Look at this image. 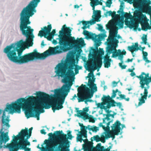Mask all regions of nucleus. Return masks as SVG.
Wrapping results in <instances>:
<instances>
[{"label":"nucleus","instance_id":"13","mask_svg":"<svg viewBox=\"0 0 151 151\" xmlns=\"http://www.w3.org/2000/svg\"><path fill=\"white\" fill-rule=\"evenodd\" d=\"M125 1L132 4L133 2V5L135 8H141L142 10H146L148 9L151 11V6L150 4L151 1L150 0H123Z\"/></svg>","mask_w":151,"mask_h":151},{"label":"nucleus","instance_id":"34","mask_svg":"<svg viewBox=\"0 0 151 151\" xmlns=\"http://www.w3.org/2000/svg\"><path fill=\"white\" fill-rule=\"evenodd\" d=\"M91 2H90V4L91 6L93 8V13L94 14V15H93L92 16V17L93 19H94L95 18V13L96 12V11L97 10L95 11V6H97L98 5V4H95V2H94V1H91Z\"/></svg>","mask_w":151,"mask_h":151},{"label":"nucleus","instance_id":"55","mask_svg":"<svg viewBox=\"0 0 151 151\" xmlns=\"http://www.w3.org/2000/svg\"><path fill=\"white\" fill-rule=\"evenodd\" d=\"M119 82H116L115 81H114L112 83L113 84V87H116L117 85V83H118Z\"/></svg>","mask_w":151,"mask_h":151},{"label":"nucleus","instance_id":"61","mask_svg":"<svg viewBox=\"0 0 151 151\" xmlns=\"http://www.w3.org/2000/svg\"><path fill=\"white\" fill-rule=\"evenodd\" d=\"M75 73L76 74H77L79 72V70L78 69H77L76 68H74Z\"/></svg>","mask_w":151,"mask_h":151},{"label":"nucleus","instance_id":"39","mask_svg":"<svg viewBox=\"0 0 151 151\" xmlns=\"http://www.w3.org/2000/svg\"><path fill=\"white\" fill-rule=\"evenodd\" d=\"M141 39L143 41V42L144 43V44L145 45L147 44V35H144L141 38Z\"/></svg>","mask_w":151,"mask_h":151},{"label":"nucleus","instance_id":"6","mask_svg":"<svg viewBox=\"0 0 151 151\" xmlns=\"http://www.w3.org/2000/svg\"><path fill=\"white\" fill-rule=\"evenodd\" d=\"M49 137L50 139L57 138L58 140H55L52 142V147L55 148L58 146L57 148L59 151H69L68 148L69 145L68 139H72L73 137L71 134H68L67 137V135L63 133L62 130L55 131L53 134L50 133L48 134Z\"/></svg>","mask_w":151,"mask_h":151},{"label":"nucleus","instance_id":"31","mask_svg":"<svg viewBox=\"0 0 151 151\" xmlns=\"http://www.w3.org/2000/svg\"><path fill=\"white\" fill-rule=\"evenodd\" d=\"M65 76H64V75L62 77H64V79L62 80L63 82V83H66V84H67V83H68V84H67L66 85H63L62 87V88H60V89H64V88H65V86H66V87L65 89H66V90H68L69 92L68 93H69V91H70V90H69L70 88V87L72 85L73 83H72V82L71 81H69V80H70V78H71V77L70 78V79H68V82L67 83H65V82H64V80L65 79Z\"/></svg>","mask_w":151,"mask_h":151},{"label":"nucleus","instance_id":"29","mask_svg":"<svg viewBox=\"0 0 151 151\" xmlns=\"http://www.w3.org/2000/svg\"><path fill=\"white\" fill-rule=\"evenodd\" d=\"M99 50L98 49V50H96L93 47H91V50H93V52L94 55L99 56L104 55V51L103 49L99 48Z\"/></svg>","mask_w":151,"mask_h":151},{"label":"nucleus","instance_id":"62","mask_svg":"<svg viewBox=\"0 0 151 151\" xmlns=\"http://www.w3.org/2000/svg\"><path fill=\"white\" fill-rule=\"evenodd\" d=\"M133 60V58H132L131 59L128 58L127 60V62L128 63H129V62H132Z\"/></svg>","mask_w":151,"mask_h":151},{"label":"nucleus","instance_id":"36","mask_svg":"<svg viewBox=\"0 0 151 151\" xmlns=\"http://www.w3.org/2000/svg\"><path fill=\"white\" fill-rule=\"evenodd\" d=\"M123 17L125 18V20H128L129 19H132L133 16L130 13H128L127 12H124V13Z\"/></svg>","mask_w":151,"mask_h":151},{"label":"nucleus","instance_id":"4","mask_svg":"<svg viewBox=\"0 0 151 151\" xmlns=\"http://www.w3.org/2000/svg\"><path fill=\"white\" fill-rule=\"evenodd\" d=\"M38 91H36V96H32L26 99L22 98L17 99L12 104L7 105L5 111H9L12 114L20 113L22 108L27 118L35 117L38 120Z\"/></svg>","mask_w":151,"mask_h":151},{"label":"nucleus","instance_id":"56","mask_svg":"<svg viewBox=\"0 0 151 151\" xmlns=\"http://www.w3.org/2000/svg\"><path fill=\"white\" fill-rule=\"evenodd\" d=\"M88 110L89 109H88V107H86L85 108H84L83 109V112L85 113L87 112L88 111Z\"/></svg>","mask_w":151,"mask_h":151},{"label":"nucleus","instance_id":"51","mask_svg":"<svg viewBox=\"0 0 151 151\" xmlns=\"http://www.w3.org/2000/svg\"><path fill=\"white\" fill-rule=\"evenodd\" d=\"M94 1L95 4H98V5L99 4H100V5H102V2L99 1V0H96Z\"/></svg>","mask_w":151,"mask_h":151},{"label":"nucleus","instance_id":"63","mask_svg":"<svg viewBox=\"0 0 151 151\" xmlns=\"http://www.w3.org/2000/svg\"><path fill=\"white\" fill-rule=\"evenodd\" d=\"M52 43L55 44H56L58 43V42L56 40H53L52 41Z\"/></svg>","mask_w":151,"mask_h":151},{"label":"nucleus","instance_id":"40","mask_svg":"<svg viewBox=\"0 0 151 151\" xmlns=\"http://www.w3.org/2000/svg\"><path fill=\"white\" fill-rule=\"evenodd\" d=\"M118 51L119 52V55L118 56L119 57V59L122 62L123 58V54H122V52H121V50L120 49L118 50Z\"/></svg>","mask_w":151,"mask_h":151},{"label":"nucleus","instance_id":"9","mask_svg":"<svg viewBox=\"0 0 151 151\" xmlns=\"http://www.w3.org/2000/svg\"><path fill=\"white\" fill-rule=\"evenodd\" d=\"M94 91H91L90 93V89L85 85L82 84L77 89L78 93L77 94L78 102L84 101L86 104L88 102L87 99L91 98L93 96L94 92L97 91V87L95 86Z\"/></svg>","mask_w":151,"mask_h":151},{"label":"nucleus","instance_id":"43","mask_svg":"<svg viewBox=\"0 0 151 151\" xmlns=\"http://www.w3.org/2000/svg\"><path fill=\"white\" fill-rule=\"evenodd\" d=\"M100 138V141H101L102 142L104 143L106 142V140L105 139L106 138V136H105L103 135H102L101 136Z\"/></svg>","mask_w":151,"mask_h":151},{"label":"nucleus","instance_id":"42","mask_svg":"<svg viewBox=\"0 0 151 151\" xmlns=\"http://www.w3.org/2000/svg\"><path fill=\"white\" fill-rule=\"evenodd\" d=\"M82 116L83 117L84 120L88 119L89 117L88 114L85 112H84Z\"/></svg>","mask_w":151,"mask_h":151},{"label":"nucleus","instance_id":"15","mask_svg":"<svg viewBox=\"0 0 151 151\" xmlns=\"http://www.w3.org/2000/svg\"><path fill=\"white\" fill-rule=\"evenodd\" d=\"M52 28L51 24L48 25L47 27H44L43 29L42 28V30L39 31L38 36L41 37H44L48 40L51 41L56 33L55 29H53L52 32H50Z\"/></svg>","mask_w":151,"mask_h":151},{"label":"nucleus","instance_id":"21","mask_svg":"<svg viewBox=\"0 0 151 151\" xmlns=\"http://www.w3.org/2000/svg\"><path fill=\"white\" fill-rule=\"evenodd\" d=\"M79 125L81 127V131L79 132V133L81 134H78V136L77 137V139L78 141H80L81 142H82L83 139L82 138V137L87 138V131L86 130V128L83 125V124H79Z\"/></svg>","mask_w":151,"mask_h":151},{"label":"nucleus","instance_id":"23","mask_svg":"<svg viewBox=\"0 0 151 151\" xmlns=\"http://www.w3.org/2000/svg\"><path fill=\"white\" fill-rule=\"evenodd\" d=\"M116 96V93L114 92V90L112 91V95L111 97L109 95L106 96L104 95V96L112 106V107H114L116 106L115 104L116 102L114 99H112V98H115Z\"/></svg>","mask_w":151,"mask_h":151},{"label":"nucleus","instance_id":"26","mask_svg":"<svg viewBox=\"0 0 151 151\" xmlns=\"http://www.w3.org/2000/svg\"><path fill=\"white\" fill-rule=\"evenodd\" d=\"M128 49L129 51L131 52L132 54L134 51H137L138 50H141V49H140L138 47V44L137 42L135 43L134 45L129 46L128 47Z\"/></svg>","mask_w":151,"mask_h":151},{"label":"nucleus","instance_id":"52","mask_svg":"<svg viewBox=\"0 0 151 151\" xmlns=\"http://www.w3.org/2000/svg\"><path fill=\"white\" fill-rule=\"evenodd\" d=\"M106 36L105 34H101V35H99V38H101V39H103L105 37H106Z\"/></svg>","mask_w":151,"mask_h":151},{"label":"nucleus","instance_id":"37","mask_svg":"<svg viewBox=\"0 0 151 151\" xmlns=\"http://www.w3.org/2000/svg\"><path fill=\"white\" fill-rule=\"evenodd\" d=\"M112 55L111 56L112 58H115L118 56L119 52L118 51H117V50L116 49H115L112 50Z\"/></svg>","mask_w":151,"mask_h":151},{"label":"nucleus","instance_id":"35","mask_svg":"<svg viewBox=\"0 0 151 151\" xmlns=\"http://www.w3.org/2000/svg\"><path fill=\"white\" fill-rule=\"evenodd\" d=\"M140 95L142 96L141 98L139 99V102L138 104L139 106L141 105L142 104L144 103L145 102V99L146 100L147 98L143 97L142 96V93H141Z\"/></svg>","mask_w":151,"mask_h":151},{"label":"nucleus","instance_id":"49","mask_svg":"<svg viewBox=\"0 0 151 151\" xmlns=\"http://www.w3.org/2000/svg\"><path fill=\"white\" fill-rule=\"evenodd\" d=\"M98 30L99 31H105L104 29H103V27L102 25H101L100 24H98Z\"/></svg>","mask_w":151,"mask_h":151},{"label":"nucleus","instance_id":"24","mask_svg":"<svg viewBox=\"0 0 151 151\" xmlns=\"http://www.w3.org/2000/svg\"><path fill=\"white\" fill-rule=\"evenodd\" d=\"M54 140L52 141L51 142V143H50L49 140L45 139V140L44 142L46 144V147H42L40 148L39 147V145H38V148L41 149L42 151H50V149L55 148H55H53L52 146V142Z\"/></svg>","mask_w":151,"mask_h":151},{"label":"nucleus","instance_id":"33","mask_svg":"<svg viewBox=\"0 0 151 151\" xmlns=\"http://www.w3.org/2000/svg\"><path fill=\"white\" fill-rule=\"evenodd\" d=\"M111 60V59H104L103 62L105 68H108L110 67Z\"/></svg>","mask_w":151,"mask_h":151},{"label":"nucleus","instance_id":"53","mask_svg":"<svg viewBox=\"0 0 151 151\" xmlns=\"http://www.w3.org/2000/svg\"><path fill=\"white\" fill-rule=\"evenodd\" d=\"M142 53L143 54V58L145 57H147L148 55V53L147 52L144 51L143 52H142Z\"/></svg>","mask_w":151,"mask_h":151},{"label":"nucleus","instance_id":"47","mask_svg":"<svg viewBox=\"0 0 151 151\" xmlns=\"http://www.w3.org/2000/svg\"><path fill=\"white\" fill-rule=\"evenodd\" d=\"M122 61L121 63H119V65L121 68L122 69H125L126 68L127 65H122Z\"/></svg>","mask_w":151,"mask_h":151},{"label":"nucleus","instance_id":"54","mask_svg":"<svg viewBox=\"0 0 151 151\" xmlns=\"http://www.w3.org/2000/svg\"><path fill=\"white\" fill-rule=\"evenodd\" d=\"M143 59L144 60H145L146 61V62L147 63H149L150 62V60H148V58L147 57H143Z\"/></svg>","mask_w":151,"mask_h":151},{"label":"nucleus","instance_id":"14","mask_svg":"<svg viewBox=\"0 0 151 151\" xmlns=\"http://www.w3.org/2000/svg\"><path fill=\"white\" fill-rule=\"evenodd\" d=\"M113 37H108L107 39V45L108 47L107 48L106 53L104 57V59H111L110 58L109 55L112 52V50L115 49L118 46L119 41L116 39H113Z\"/></svg>","mask_w":151,"mask_h":151},{"label":"nucleus","instance_id":"45","mask_svg":"<svg viewBox=\"0 0 151 151\" xmlns=\"http://www.w3.org/2000/svg\"><path fill=\"white\" fill-rule=\"evenodd\" d=\"M108 1H107L106 3V6L109 8L110 7L111 5L112 4L111 0H108Z\"/></svg>","mask_w":151,"mask_h":151},{"label":"nucleus","instance_id":"32","mask_svg":"<svg viewBox=\"0 0 151 151\" xmlns=\"http://www.w3.org/2000/svg\"><path fill=\"white\" fill-rule=\"evenodd\" d=\"M125 24L127 25L129 28L131 29L134 27L136 28H137L138 26V24H134V23H132L130 21L127 20H125Z\"/></svg>","mask_w":151,"mask_h":151},{"label":"nucleus","instance_id":"16","mask_svg":"<svg viewBox=\"0 0 151 151\" xmlns=\"http://www.w3.org/2000/svg\"><path fill=\"white\" fill-rule=\"evenodd\" d=\"M121 124L120 122L117 120L111 126L112 132L109 133L108 134H106V138H109L110 137L113 139L115 138V135H118L120 132L121 128L120 126Z\"/></svg>","mask_w":151,"mask_h":151},{"label":"nucleus","instance_id":"50","mask_svg":"<svg viewBox=\"0 0 151 151\" xmlns=\"http://www.w3.org/2000/svg\"><path fill=\"white\" fill-rule=\"evenodd\" d=\"M84 151H91V148L88 146H86L84 147Z\"/></svg>","mask_w":151,"mask_h":151},{"label":"nucleus","instance_id":"22","mask_svg":"<svg viewBox=\"0 0 151 151\" xmlns=\"http://www.w3.org/2000/svg\"><path fill=\"white\" fill-rule=\"evenodd\" d=\"M133 17L134 19L140 22L143 21L144 18L146 16L143 14L140 11L136 10L134 12Z\"/></svg>","mask_w":151,"mask_h":151},{"label":"nucleus","instance_id":"44","mask_svg":"<svg viewBox=\"0 0 151 151\" xmlns=\"http://www.w3.org/2000/svg\"><path fill=\"white\" fill-rule=\"evenodd\" d=\"M93 138L94 140H95L96 142L100 141V138L98 135L94 136Z\"/></svg>","mask_w":151,"mask_h":151},{"label":"nucleus","instance_id":"28","mask_svg":"<svg viewBox=\"0 0 151 151\" xmlns=\"http://www.w3.org/2000/svg\"><path fill=\"white\" fill-rule=\"evenodd\" d=\"M116 114V113H114L113 114H104V116H106V117L103 119V123H106L105 121L106 120V121L108 122H112L113 120V119H111L110 118V117L111 116V117L113 118H114V115Z\"/></svg>","mask_w":151,"mask_h":151},{"label":"nucleus","instance_id":"18","mask_svg":"<svg viewBox=\"0 0 151 151\" xmlns=\"http://www.w3.org/2000/svg\"><path fill=\"white\" fill-rule=\"evenodd\" d=\"M83 34L86 36L87 39H91L95 42V47L96 50H98V47L101 44V42L97 38L98 36L95 34H93L89 31L85 30L83 31Z\"/></svg>","mask_w":151,"mask_h":151},{"label":"nucleus","instance_id":"8","mask_svg":"<svg viewBox=\"0 0 151 151\" xmlns=\"http://www.w3.org/2000/svg\"><path fill=\"white\" fill-rule=\"evenodd\" d=\"M5 111V109L3 111V114L1 116V122L2 124V128L0 130V149L3 147L4 146H6L5 144L10 139L8 135V132H5L3 131L4 129L3 127L6 126V128L8 129L10 127V125L9 123L10 120L8 116H6Z\"/></svg>","mask_w":151,"mask_h":151},{"label":"nucleus","instance_id":"58","mask_svg":"<svg viewBox=\"0 0 151 151\" xmlns=\"http://www.w3.org/2000/svg\"><path fill=\"white\" fill-rule=\"evenodd\" d=\"M120 97L122 99H124L125 96L124 94H120L119 95Z\"/></svg>","mask_w":151,"mask_h":151},{"label":"nucleus","instance_id":"60","mask_svg":"<svg viewBox=\"0 0 151 151\" xmlns=\"http://www.w3.org/2000/svg\"><path fill=\"white\" fill-rule=\"evenodd\" d=\"M107 113V114H110V113L111 112V110H109V109H106V110H105Z\"/></svg>","mask_w":151,"mask_h":151},{"label":"nucleus","instance_id":"41","mask_svg":"<svg viewBox=\"0 0 151 151\" xmlns=\"http://www.w3.org/2000/svg\"><path fill=\"white\" fill-rule=\"evenodd\" d=\"M77 112L78 114L77 116L79 117L82 116L84 112L82 110H78Z\"/></svg>","mask_w":151,"mask_h":151},{"label":"nucleus","instance_id":"7","mask_svg":"<svg viewBox=\"0 0 151 151\" xmlns=\"http://www.w3.org/2000/svg\"><path fill=\"white\" fill-rule=\"evenodd\" d=\"M32 129L33 127H31L28 130L26 128L25 129H22L16 136L13 135L12 137L13 139H14L15 141L17 142L19 140L18 142L20 145L21 148L24 149L25 151H31V148L27 147V146H29L31 145L30 142L28 141V139L31 135Z\"/></svg>","mask_w":151,"mask_h":151},{"label":"nucleus","instance_id":"5","mask_svg":"<svg viewBox=\"0 0 151 151\" xmlns=\"http://www.w3.org/2000/svg\"><path fill=\"white\" fill-rule=\"evenodd\" d=\"M75 67V68L81 69L82 67L77 65H76L75 60H74L69 59L65 63H58L55 69H57L55 70L57 74L59 76L62 77L64 75L65 76L64 81V82L67 83L68 80L71 77V76H74V73L73 70Z\"/></svg>","mask_w":151,"mask_h":151},{"label":"nucleus","instance_id":"1","mask_svg":"<svg viewBox=\"0 0 151 151\" xmlns=\"http://www.w3.org/2000/svg\"><path fill=\"white\" fill-rule=\"evenodd\" d=\"M37 4L38 0H32L20 13V29L22 35L26 37L25 41L21 40L7 46L3 50L8 59L12 62L21 64L38 59V51L36 49L33 52L22 55L24 50L32 46L33 44L34 29L28 25L31 23L30 17L36 12L35 8Z\"/></svg>","mask_w":151,"mask_h":151},{"label":"nucleus","instance_id":"57","mask_svg":"<svg viewBox=\"0 0 151 151\" xmlns=\"http://www.w3.org/2000/svg\"><path fill=\"white\" fill-rule=\"evenodd\" d=\"M124 6L123 5H121L120 6V9L119 10H122V12H123V11L124 10Z\"/></svg>","mask_w":151,"mask_h":151},{"label":"nucleus","instance_id":"27","mask_svg":"<svg viewBox=\"0 0 151 151\" xmlns=\"http://www.w3.org/2000/svg\"><path fill=\"white\" fill-rule=\"evenodd\" d=\"M106 123H103V122L102 123H100L99 124V126L100 127H102L103 129L105 131H109L110 130V127L109 126L110 122H105Z\"/></svg>","mask_w":151,"mask_h":151},{"label":"nucleus","instance_id":"19","mask_svg":"<svg viewBox=\"0 0 151 151\" xmlns=\"http://www.w3.org/2000/svg\"><path fill=\"white\" fill-rule=\"evenodd\" d=\"M5 148H8L10 151H17L18 149L24 150L25 151L24 149L21 148L19 142L15 141L14 139H12L11 143H7L6 146H4Z\"/></svg>","mask_w":151,"mask_h":151},{"label":"nucleus","instance_id":"59","mask_svg":"<svg viewBox=\"0 0 151 151\" xmlns=\"http://www.w3.org/2000/svg\"><path fill=\"white\" fill-rule=\"evenodd\" d=\"M40 132L42 134H45L46 132L45 131L44 129H42L40 130Z\"/></svg>","mask_w":151,"mask_h":151},{"label":"nucleus","instance_id":"25","mask_svg":"<svg viewBox=\"0 0 151 151\" xmlns=\"http://www.w3.org/2000/svg\"><path fill=\"white\" fill-rule=\"evenodd\" d=\"M112 146H109L107 148L104 149V146H101V143L98 144L96 147L94 148V150L95 151H110Z\"/></svg>","mask_w":151,"mask_h":151},{"label":"nucleus","instance_id":"30","mask_svg":"<svg viewBox=\"0 0 151 151\" xmlns=\"http://www.w3.org/2000/svg\"><path fill=\"white\" fill-rule=\"evenodd\" d=\"M108 14H109V16H111L113 19H116L119 17V15L116 14V12L115 11L113 12L111 11H108L104 14V15L106 17H107L108 16Z\"/></svg>","mask_w":151,"mask_h":151},{"label":"nucleus","instance_id":"38","mask_svg":"<svg viewBox=\"0 0 151 151\" xmlns=\"http://www.w3.org/2000/svg\"><path fill=\"white\" fill-rule=\"evenodd\" d=\"M88 129L89 130H92L93 132H96L99 130L98 127L96 126H94L92 128H88Z\"/></svg>","mask_w":151,"mask_h":151},{"label":"nucleus","instance_id":"3","mask_svg":"<svg viewBox=\"0 0 151 151\" xmlns=\"http://www.w3.org/2000/svg\"><path fill=\"white\" fill-rule=\"evenodd\" d=\"M64 89H56L54 91V94L49 95L45 93L38 91V120L39 114L45 112L44 108L47 109L51 107L54 112L56 110H59L63 107V105L68 95V90Z\"/></svg>","mask_w":151,"mask_h":151},{"label":"nucleus","instance_id":"17","mask_svg":"<svg viewBox=\"0 0 151 151\" xmlns=\"http://www.w3.org/2000/svg\"><path fill=\"white\" fill-rule=\"evenodd\" d=\"M95 20L90 21H81L82 22L83 26L82 27V28L85 30V29H86L87 28H89L90 25H90H92L96 23V22H99L100 21L99 20L100 18L101 17V11L100 10H97L96 11L95 15Z\"/></svg>","mask_w":151,"mask_h":151},{"label":"nucleus","instance_id":"48","mask_svg":"<svg viewBox=\"0 0 151 151\" xmlns=\"http://www.w3.org/2000/svg\"><path fill=\"white\" fill-rule=\"evenodd\" d=\"M91 117H89V122H91L92 123H94L95 122V120L94 119V118L93 117V116L91 115Z\"/></svg>","mask_w":151,"mask_h":151},{"label":"nucleus","instance_id":"64","mask_svg":"<svg viewBox=\"0 0 151 151\" xmlns=\"http://www.w3.org/2000/svg\"><path fill=\"white\" fill-rule=\"evenodd\" d=\"M134 70V68L133 69H128V71L129 72H132L133 71V70Z\"/></svg>","mask_w":151,"mask_h":151},{"label":"nucleus","instance_id":"12","mask_svg":"<svg viewBox=\"0 0 151 151\" xmlns=\"http://www.w3.org/2000/svg\"><path fill=\"white\" fill-rule=\"evenodd\" d=\"M137 77L140 81V87L142 89L144 88V95H142V96L147 98L148 93L147 89L150 87L149 84L151 82V76H149V74L148 73L146 74L144 72H142L140 75L137 76Z\"/></svg>","mask_w":151,"mask_h":151},{"label":"nucleus","instance_id":"10","mask_svg":"<svg viewBox=\"0 0 151 151\" xmlns=\"http://www.w3.org/2000/svg\"><path fill=\"white\" fill-rule=\"evenodd\" d=\"M95 63L96 64H94V67L91 65H88L87 69L88 71L91 72L88 74V76L87 77V78H89L87 85L91 89H93V90L94 88L96 86V84L94 83L95 78L94 77L93 72L97 68V71H99V69L101 67L102 64V59L99 58H97L95 60Z\"/></svg>","mask_w":151,"mask_h":151},{"label":"nucleus","instance_id":"46","mask_svg":"<svg viewBox=\"0 0 151 151\" xmlns=\"http://www.w3.org/2000/svg\"><path fill=\"white\" fill-rule=\"evenodd\" d=\"M142 29L145 31H146L147 30V29H148V27H147V24L146 25L142 26Z\"/></svg>","mask_w":151,"mask_h":151},{"label":"nucleus","instance_id":"2","mask_svg":"<svg viewBox=\"0 0 151 151\" xmlns=\"http://www.w3.org/2000/svg\"><path fill=\"white\" fill-rule=\"evenodd\" d=\"M71 32L70 27H67L65 24L63 25L59 32V38L57 39L59 40V45L54 47H50L43 53H38V59H45L48 56L67 51L73 47L79 49L78 51L80 52L82 51L81 47L85 45L83 39L78 37L76 40L74 37L71 36Z\"/></svg>","mask_w":151,"mask_h":151},{"label":"nucleus","instance_id":"20","mask_svg":"<svg viewBox=\"0 0 151 151\" xmlns=\"http://www.w3.org/2000/svg\"><path fill=\"white\" fill-rule=\"evenodd\" d=\"M101 100L102 101L101 103H98L96 104L98 108H99L101 109H104L106 110L109 109L112 107V106L104 96V95H103Z\"/></svg>","mask_w":151,"mask_h":151},{"label":"nucleus","instance_id":"11","mask_svg":"<svg viewBox=\"0 0 151 151\" xmlns=\"http://www.w3.org/2000/svg\"><path fill=\"white\" fill-rule=\"evenodd\" d=\"M124 18H122L121 19H119L116 21H114L112 20L110 21L108 24L106 25L107 29L110 30L109 35V37H113V39L115 40V37H116L117 33L118 27L116 25H118L120 28H122L124 27Z\"/></svg>","mask_w":151,"mask_h":151}]
</instances>
